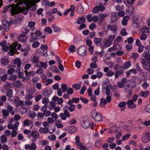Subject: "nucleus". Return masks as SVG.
<instances>
[{
	"mask_svg": "<svg viewBox=\"0 0 150 150\" xmlns=\"http://www.w3.org/2000/svg\"><path fill=\"white\" fill-rule=\"evenodd\" d=\"M136 83L133 79L128 80L126 84L125 85L124 91L126 93H128L127 97L128 98H130L132 95L133 88L136 87Z\"/></svg>",
	"mask_w": 150,
	"mask_h": 150,
	"instance_id": "1",
	"label": "nucleus"
},
{
	"mask_svg": "<svg viewBox=\"0 0 150 150\" xmlns=\"http://www.w3.org/2000/svg\"><path fill=\"white\" fill-rule=\"evenodd\" d=\"M28 8L26 7H19L18 8L12 9L11 10V13L13 16H14L16 14L23 13V14L26 15L28 13Z\"/></svg>",
	"mask_w": 150,
	"mask_h": 150,
	"instance_id": "2",
	"label": "nucleus"
},
{
	"mask_svg": "<svg viewBox=\"0 0 150 150\" xmlns=\"http://www.w3.org/2000/svg\"><path fill=\"white\" fill-rule=\"evenodd\" d=\"M91 114L92 117L96 121L99 122L103 121V117L100 113L94 110L91 112Z\"/></svg>",
	"mask_w": 150,
	"mask_h": 150,
	"instance_id": "3",
	"label": "nucleus"
},
{
	"mask_svg": "<svg viewBox=\"0 0 150 150\" xmlns=\"http://www.w3.org/2000/svg\"><path fill=\"white\" fill-rule=\"evenodd\" d=\"M22 64V62L20 59L19 58H16L14 60L13 64L12 65V67L15 68L17 67V69L18 72L21 71L20 67Z\"/></svg>",
	"mask_w": 150,
	"mask_h": 150,
	"instance_id": "4",
	"label": "nucleus"
},
{
	"mask_svg": "<svg viewBox=\"0 0 150 150\" xmlns=\"http://www.w3.org/2000/svg\"><path fill=\"white\" fill-rule=\"evenodd\" d=\"M87 47L85 46H82L78 49V54L80 56L84 57L86 55Z\"/></svg>",
	"mask_w": 150,
	"mask_h": 150,
	"instance_id": "5",
	"label": "nucleus"
},
{
	"mask_svg": "<svg viewBox=\"0 0 150 150\" xmlns=\"http://www.w3.org/2000/svg\"><path fill=\"white\" fill-rule=\"evenodd\" d=\"M39 133L36 131H33L32 132L31 134L29 135V137H31V141L33 142H35L37 138L39 136Z\"/></svg>",
	"mask_w": 150,
	"mask_h": 150,
	"instance_id": "6",
	"label": "nucleus"
},
{
	"mask_svg": "<svg viewBox=\"0 0 150 150\" xmlns=\"http://www.w3.org/2000/svg\"><path fill=\"white\" fill-rule=\"evenodd\" d=\"M24 148L26 150L29 149L30 150H35L37 148V146L33 142L30 144H25Z\"/></svg>",
	"mask_w": 150,
	"mask_h": 150,
	"instance_id": "7",
	"label": "nucleus"
},
{
	"mask_svg": "<svg viewBox=\"0 0 150 150\" xmlns=\"http://www.w3.org/2000/svg\"><path fill=\"white\" fill-rule=\"evenodd\" d=\"M60 117L62 120H65L67 117L69 118L70 116V114L68 110H65L64 111V113H61L59 114Z\"/></svg>",
	"mask_w": 150,
	"mask_h": 150,
	"instance_id": "8",
	"label": "nucleus"
},
{
	"mask_svg": "<svg viewBox=\"0 0 150 150\" xmlns=\"http://www.w3.org/2000/svg\"><path fill=\"white\" fill-rule=\"evenodd\" d=\"M142 140L146 143L150 140V135L149 132H146L145 134L143 135L142 137Z\"/></svg>",
	"mask_w": 150,
	"mask_h": 150,
	"instance_id": "9",
	"label": "nucleus"
},
{
	"mask_svg": "<svg viewBox=\"0 0 150 150\" xmlns=\"http://www.w3.org/2000/svg\"><path fill=\"white\" fill-rule=\"evenodd\" d=\"M127 107L130 109H134L136 107V105L132 100H128L126 103Z\"/></svg>",
	"mask_w": 150,
	"mask_h": 150,
	"instance_id": "10",
	"label": "nucleus"
},
{
	"mask_svg": "<svg viewBox=\"0 0 150 150\" xmlns=\"http://www.w3.org/2000/svg\"><path fill=\"white\" fill-rule=\"evenodd\" d=\"M40 0H28V6L29 8L36 4L40 2Z\"/></svg>",
	"mask_w": 150,
	"mask_h": 150,
	"instance_id": "11",
	"label": "nucleus"
},
{
	"mask_svg": "<svg viewBox=\"0 0 150 150\" xmlns=\"http://www.w3.org/2000/svg\"><path fill=\"white\" fill-rule=\"evenodd\" d=\"M26 35L23 32L21 34L18 38V40L19 41L21 42H25L26 40V37L25 36Z\"/></svg>",
	"mask_w": 150,
	"mask_h": 150,
	"instance_id": "12",
	"label": "nucleus"
},
{
	"mask_svg": "<svg viewBox=\"0 0 150 150\" xmlns=\"http://www.w3.org/2000/svg\"><path fill=\"white\" fill-rule=\"evenodd\" d=\"M118 17L117 16V12L113 13L111 16V22L112 23L114 21H116Z\"/></svg>",
	"mask_w": 150,
	"mask_h": 150,
	"instance_id": "13",
	"label": "nucleus"
},
{
	"mask_svg": "<svg viewBox=\"0 0 150 150\" xmlns=\"http://www.w3.org/2000/svg\"><path fill=\"white\" fill-rule=\"evenodd\" d=\"M149 94V91H146L144 92L143 91H141L139 93L138 95L144 98L147 97Z\"/></svg>",
	"mask_w": 150,
	"mask_h": 150,
	"instance_id": "14",
	"label": "nucleus"
},
{
	"mask_svg": "<svg viewBox=\"0 0 150 150\" xmlns=\"http://www.w3.org/2000/svg\"><path fill=\"white\" fill-rule=\"evenodd\" d=\"M86 20L85 17L84 16H82L81 17L79 18L76 21V23L79 24H80L81 23H83L86 22Z\"/></svg>",
	"mask_w": 150,
	"mask_h": 150,
	"instance_id": "15",
	"label": "nucleus"
},
{
	"mask_svg": "<svg viewBox=\"0 0 150 150\" xmlns=\"http://www.w3.org/2000/svg\"><path fill=\"white\" fill-rule=\"evenodd\" d=\"M90 122L89 121H83L82 123L81 126L83 127L86 129L90 125Z\"/></svg>",
	"mask_w": 150,
	"mask_h": 150,
	"instance_id": "16",
	"label": "nucleus"
},
{
	"mask_svg": "<svg viewBox=\"0 0 150 150\" xmlns=\"http://www.w3.org/2000/svg\"><path fill=\"white\" fill-rule=\"evenodd\" d=\"M127 103L125 101H122L118 105V106L121 108V111L124 110L126 108L125 106Z\"/></svg>",
	"mask_w": 150,
	"mask_h": 150,
	"instance_id": "17",
	"label": "nucleus"
},
{
	"mask_svg": "<svg viewBox=\"0 0 150 150\" xmlns=\"http://www.w3.org/2000/svg\"><path fill=\"white\" fill-rule=\"evenodd\" d=\"M42 95H43L45 97H48L50 95V91L49 90L45 88L42 91Z\"/></svg>",
	"mask_w": 150,
	"mask_h": 150,
	"instance_id": "18",
	"label": "nucleus"
},
{
	"mask_svg": "<svg viewBox=\"0 0 150 150\" xmlns=\"http://www.w3.org/2000/svg\"><path fill=\"white\" fill-rule=\"evenodd\" d=\"M129 16H124L123 19L122 21V23L123 25H126L127 23V21L129 19Z\"/></svg>",
	"mask_w": 150,
	"mask_h": 150,
	"instance_id": "19",
	"label": "nucleus"
},
{
	"mask_svg": "<svg viewBox=\"0 0 150 150\" xmlns=\"http://www.w3.org/2000/svg\"><path fill=\"white\" fill-rule=\"evenodd\" d=\"M2 24H3V26L0 25V31L3 29H4L6 31H8V27L6 26L7 25V22H2Z\"/></svg>",
	"mask_w": 150,
	"mask_h": 150,
	"instance_id": "20",
	"label": "nucleus"
},
{
	"mask_svg": "<svg viewBox=\"0 0 150 150\" xmlns=\"http://www.w3.org/2000/svg\"><path fill=\"white\" fill-rule=\"evenodd\" d=\"M15 16V20L18 21H22L23 16L20 14H17Z\"/></svg>",
	"mask_w": 150,
	"mask_h": 150,
	"instance_id": "21",
	"label": "nucleus"
},
{
	"mask_svg": "<svg viewBox=\"0 0 150 150\" xmlns=\"http://www.w3.org/2000/svg\"><path fill=\"white\" fill-rule=\"evenodd\" d=\"M141 32L142 33H149V28L146 26L144 27L141 29Z\"/></svg>",
	"mask_w": 150,
	"mask_h": 150,
	"instance_id": "22",
	"label": "nucleus"
},
{
	"mask_svg": "<svg viewBox=\"0 0 150 150\" xmlns=\"http://www.w3.org/2000/svg\"><path fill=\"white\" fill-rule=\"evenodd\" d=\"M13 85L15 87L19 88L21 86L22 83L20 80H18L16 81L13 82Z\"/></svg>",
	"mask_w": 150,
	"mask_h": 150,
	"instance_id": "23",
	"label": "nucleus"
},
{
	"mask_svg": "<svg viewBox=\"0 0 150 150\" xmlns=\"http://www.w3.org/2000/svg\"><path fill=\"white\" fill-rule=\"evenodd\" d=\"M6 96L9 98H12L13 97V91L12 90H9L8 91H6Z\"/></svg>",
	"mask_w": 150,
	"mask_h": 150,
	"instance_id": "24",
	"label": "nucleus"
},
{
	"mask_svg": "<svg viewBox=\"0 0 150 150\" xmlns=\"http://www.w3.org/2000/svg\"><path fill=\"white\" fill-rule=\"evenodd\" d=\"M139 19L136 18L134 19L133 21V26L134 28H137L138 25Z\"/></svg>",
	"mask_w": 150,
	"mask_h": 150,
	"instance_id": "25",
	"label": "nucleus"
},
{
	"mask_svg": "<svg viewBox=\"0 0 150 150\" xmlns=\"http://www.w3.org/2000/svg\"><path fill=\"white\" fill-rule=\"evenodd\" d=\"M76 141L75 144L77 146H79V145H81L82 144V143L80 142V137L78 136H77L75 138Z\"/></svg>",
	"mask_w": 150,
	"mask_h": 150,
	"instance_id": "26",
	"label": "nucleus"
},
{
	"mask_svg": "<svg viewBox=\"0 0 150 150\" xmlns=\"http://www.w3.org/2000/svg\"><path fill=\"white\" fill-rule=\"evenodd\" d=\"M131 65V63L130 62L127 61L123 64V68L124 69H128L130 67Z\"/></svg>",
	"mask_w": 150,
	"mask_h": 150,
	"instance_id": "27",
	"label": "nucleus"
},
{
	"mask_svg": "<svg viewBox=\"0 0 150 150\" xmlns=\"http://www.w3.org/2000/svg\"><path fill=\"white\" fill-rule=\"evenodd\" d=\"M57 103L53 101H51L50 103V106L48 108L50 110H52L55 108Z\"/></svg>",
	"mask_w": 150,
	"mask_h": 150,
	"instance_id": "28",
	"label": "nucleus"
},
{
	"mask_svg": "<svg viewBox=\"0 0 150 150\" xmlns=\"http://www.w3.org/2000/svg\"><path fill=\"white\" fill-rule=\"evenodd\" d=\"M52 28L53 30L55 33L59 32L61 30V28L55 25H53Z\"/></svg>",
	"mask_w": 150,
	"mask_h": 150,
	"instance_id": "29",
	"label": "nucleus"
},
{
	"mask_svg": "<svg viewBox=\"0 0 150 150\" xmlns=\"http://www.w3.org/2000/svg\"><path fill=\"white\" fill-rule=\"evenodd\" d=\"M48 131V128L45 127L44 128H40L39 130L40 133H47Z\"/></svg>",
	"mask_w": 150,
	"mask_h": 150,
	"instance_id": "30",
	"label": "nucleus"
},
{
	"mask_svg": "<svg viewBox=\"0 0 150 150\" xmlns=\"http://www.w3.org/2000/svg\"><path fill=\"white\" fill-rule=\"evenodd\" d=\"M141 62L143 68L146 71L148 70L149 68L144 59H142Z\"/></svg>",
	"mask_w": 150,
	"mask_h": 150,
	"instance_id": "31",
	"label": "nucleus"
},
{
	"mask_svg": "<svg viewBox=\"0 0 150 150\" xmlns=\"http://www.w3.org/2000/svg\"><path fill=\"white\" fill-rule=\"evenodd\" d=\"M61 88L62 92L65 93L66 92L67 88V84L65 83H62L61 84Z\"/></svg>",
	"mask_w": 150,
	"mask_h": 150,
	"instance_id": "32",
	"label": "nucleus"
},
{
	"mask_svg": "<svg viewBox=\"0 0 150 150\" xmlns=\"http://www.w3.org/2000/svg\"><path fill=\"white\" fill-rule=\"evenodd\" d=\"M102 40V39L100 38H95L94 39V42L97 45L100 44Z\"/></svg>",
	"mask_w": 150,
	"mask_h": 150,
	"instance_id": "33",
	"label": "nucleus"
},
{
	"mask_svg": "<svg viewBox=\"0 0 150 150\" xmlns=\"http://www.w3.org/2000/svg\"><path fill=\"white\" fill-rule=\"evenodd\" d=\"M1 62L2 64L5 65L8 64L9 62L8 59L6 58H3L1 59Z\"/></svg>",
	"mask_w": 150,
	"mask_h": 150,
	"instance_id": "34",
	"label": "nucleus"
},
{
	"mask_svg": "<svg viewBox=\"0 0 150 150\" xmlns=\"http://www.w3.org/2000/svg\"><path fill=\"white\" fill-rule=\"evenodd\" d=\"M76 127L71 126L69 128V132L70 133H72L76 131Z\"/></svg>",
	"mask_w": 150,
	"mask_h": 150,
	"instance_id": "35",
	"label": "nucleus"
},
{
	"mask_svg": "<svg viewBox=\"0 0 150 150\" xmlns=\"http://www.w3.org/2000/svg\"><path fill=\"white\" fill-rule=\"evenodd\" d=\"M1 143H6L7 141V137L5 135H3L1 136Z\"/></svg>",
	"mask_w": 150,
	"mask_h": 150,
	"instance_id": "36",
	"label": "nucleus"
},
{
	"mask_svg": "<svg viewBox=\"0 0 150 150\" xmlns=\"http://www.w3.org/2000/svg\"><path fill=\"white\" fill-rule=\"evenodd\" d=\"M77 11L79 13H83V9L81 4L77 6Z\"/></svg>",
	"mask_w": 150,
	"mask_h": 150,
	"instance_id": "37",
	"label": "nucleus"
},
{
	"mask_svg": "<svg viewBox=\"0 0 150 150\" xmlns=\"http://www.w3.org/2000/svg\"><path fill=\"white\" fill-rule=\"evenodd\" d=\"M7 110L9 112H10L12 115H13L14 114V111L13 109V108L11 105H8L7 107Z\"/></svg>",
	"mask_w": 150,
	"mask_h": 150,
	"instance_id": "38",
	"label": "nucleus"
},
{
	"mask_svg": "<svg viewBox=\"0 0 150 150\" xmlns=\"http://www.w3.org/2000/svg\"><path fill=\"white\" fill-rule=\"evenodd\" d=\"M44 114L43 113L38 112V115H37V117H38V120H39L40 119L41 120H42L43 119V117L44 116Z\"/></svg>",
	"mask_w": 150,
	"mask_h": 150,
	"instance_id": "39",
	"label": "nucleus"
},
{
	"mask_svg": "<svg viewBox=\"0 0 150 150\" xmlns=\"http://www.w3.org/2000/svg\"><path fill=\"white\" fill-rule=\"evenodd\" d=\"M25 73L26 75L28 76H33L35 74V72L33 71L28 72L26 70L25 71Z\"/></svg>",
	"mask_w": 150,
	"mask_h": 150,
	"instance_id": "40",
	"label": "nucleus"
},
{
	"mask_svg": "<svg viewBox=\"0 0 150 150\" xmlns=\"http://www.w3.org/2000/svg\"><path fill=\"white\" fill-rule=\"evenodd\" d=\"M75 47L74 45H71L70 46L69 48V51L73 53L75 51Z\"/></svg>",
	"mask_w": 150,
	"mask_h": 150,
	"instance_id": "41",
	"label": "nucleus"
},
{
	"mask_svg": "<svg viewBox=\"0 0 150 150\" xmlns=\"http://www.w3.org/2000/svg\"><path fill=\"white\" fill-rule=\"evenodd\" d=\"M29 116L32 118L35 117L36 115L35 112L33 111H30L29 112Z\"/></svg>",
	"mask_w": 150,
	"mask_h": 150,
	"instance_id": "42",
	"label": "nucleus"
},
{
	"mask_svg": "<svg viewBox=\"0 0 150 150\" xmlns=\"http://www.w3.org/2000/svg\"><path fill=\"white\" fill-rule=\"evenodd\" d=\"M45 31L48 33L50 34L52 33V30L51 28L49 27H46L44 29Z\"/></svg>",
	"mask_w": 150,
	"mask_h": 150,
	"instance_id": "43",
	"label": "nucleus"
},
{
	"mask_svg": "<svg viewBox=\"0 0 150 150\" xmlns=\"http://www.w3.org/2000/svg\"><path fill=\"white\" fill-rule=\"evenodd\" d=\"M5 88L7 91H8L9 90H11L10 88L12 87L11 84L9 83H7L6 84L4 85Z\"/></svg>",
	"mask_w": 150,
	"mask_h": 150,
	"instance_id": "44",
	"label": "nucleus"
},
{
	"mask_svg": "<svg viewBox=\"0 0 150 150\" xmlns=\"http://www.w3.org/2000/svg\"><path fill=\"white\" fill-rule=\"evenodd\" d=\"M42 103L45 105H47L49 103V100L47 98H44L42 99Z\"/></svg>",
	"mask_w": 150,
	"mask_h": 150,
	"instance_id": "45",
	"label": "nucleus"
},
{
	"mask_svg": "<svg viewBox=\"0 0 150 150\" xmlns=\"http://www.w3.org/2000/svg\"><path fill=\"white\" fill-rule=\"evenodd\" d=\"M72 87L74 88H75V90H78L80 88L81 85L79 84H75L73 85Z\"/></svg>",
	"mask_w": 150,
	"mask_h": 150,
	"instance_id": "46",
	"label": "nucleus"
},
{
	"mask_svg": "<svg viewBox=\"0 0 150 150\" xmlns=\"http://www.w3.org/2000/svg\"><path fill=\"white\" fill-rule=\"evenodd\" d=\"M2 113L4 116H8L9 115V112L6 109H3L2 111Z\"/></svg>",
	"mask_w": 150,
	"mask_h": 150,
	"instance_id": "47",
	"label": "nucleus"
},
{
	"mask_svg": "<svg viewBox=\"0 0 150 150\" xmlns=\"http://www.w3.org/2000/svg\"><path fill=\"white\" fill-rule=\"evenodd\" d=\"M18 70L17 69L16 70V73H17L18 74V78L20 79H21L22 78H23V73L22 72H20L21 71H20L19 72H18Z\"/></svg>",
	"mask_w": 150,
	"mask_h": 150,
	"instance_id": "48",
	"label": "nucleus"
},
{
	"mask_svg": "<svg viewBox=\"0 0 150 150\" xmlns=\"http://www.w3.org/2000/svg\"><path fill=\"white\" fill-rule=\"evenodd\" d=\"M111 43V41L109 40H106L104 42V45L105 47H108L110 45Z\"/></svg>",
	"mask_w": 150,
	"mask_h": 150,
	"instance_id": "49",
	"label": "nucleus"
},
{
	"mask_svg": "<svg viewBox=\"0 0 150 150\" xmlns=\"http://www.w3.org/2000/svg\"><path fill=\"white\" fill-rule=\"evenodd\" d=\"M130 136V134L129 133L126 134L122 137V140L123 141H125Z\"/></svg>",
	"mask_w": 150,
	"mask_h": 150,
	"instance_id": "50",
	"label": "nucleus"
},
{
	"mask_svg": "<svg viewBox=\"0 0 150 150\" xmlns=\"http://www.w3.org/2000/svg\"><path fill=\"white\" fill-rule=\"evenodd\" d=\"M19 124V122H16L13 125V130H17L18 126Z\"/></svg>",
	"mask_w": 150,
	"mask_h": 150,
	"instance_id": "51",
	"label": "nucleus"
},
{
	"mask_svg": "<svg viewBox=\"0 0 150 150\" xmlns=\"http://www.w3.org/2000/svg\"><path fill=\"white\" fill-rule=\"evenodd\" d=\"M58 122V123H57L56 124V125L57 128H60L63 127V125L62 123H60L59 122H61L60 121H59L58 120H57L56 122Z\"/></svg>",
	"mask_w": 150,
	"mask_h": 150,
	"instance_id": "52",
	"label": "nucleus"
},
{
	"mask_svg": "<svg viewBox=\"0 0 150 150\" xmlns=\"http://www.w3.org/2000/svg\"><path fill=\"white\" fill-rule=\"evenodd\" d=\"M144 57L146 60L147 61L150 60V54L148 53L144 54Z\"/></svg>",
	"mask_w": 150,
	"mask_h": 150,
	"instance_id": "53",
	"label": "nucleus"
},
{
	"mask_svg": "<svg viewBox=\"0 0 150 150\" xmlns=\"http://www.w3.org/2000/svg\"><path fill=\"white\" fill-rule=\"evenodd\" d=\"M35 25V23L34 22L30 21L28 22V26L30 28L33 27Z\"/></svg>",
	"mask_w": 150,
	"mask_h": 150,
	"instance_id": "54",
	"label": "nucleus"
},
{
	"mask_svg": "<svg viewBox=\"0 0 150 150\" xmlns=\"http://www.w3.org/2000/svg\"><path fill=\"white\" fill-rule=\"evenodd\" d=\"M92 12L94 13H97L99 11L98 8V6H96L92 10Z\"/></svg>",
	"mask_w": 150,
	"mask_h": 150,
	"instance_id": "55",
	"label": "nucleus"
},
{
	"mask_svg": "<svg viewBox=\"0 0 150 150\" xmlns=\"http://www.w3.org/2000/svg\"><path fill=\"white\" fill-rule=\"evenodd\" d=\"M99 10L100 11L103 12L104 11L105 9V7L103 6V5L101 4H99L98 6Z\"/></svg>",
	"mask_w": 150,
	"mask_h": 150,
	"instance_id": "56",
	"label": "nucleus"
},
{
	"mask_svg": "<svg viewBox=\"0 0 150 150\" xmlns=\"http://www.w3.org/2000/svg\"><path fill=\"white\" fill-rule=\"evenodd\" d=\"M40 64L41 68H43L44 69H46L47 67V62H40Z\"/></svg>",
	"mask_w": 150,
	"mask_h": 150,
	"instance_id": "57",
	"label": "nucleus"
},
{
	"mask_svg": "<svg viewBox=\"0 0 150 150\" xmlns=\"http://www.w3.org/2000/svg\"><path fill=\"white\" fill-rule=\"evenodd\" d=\"M136 68L137 71L139 73H141L142 71V70L140 67L139 63H137L136 65Z\"/></svg>",
	"mask_w": 150,
	"mask_h": 150,
	"instance_id": "58",
	"label": "nucleus"
},
{
	"mask_svg": "<svg viewBox=\"0 0 150 150\" xmlns=\"http://www.w3.org/2000/svg\"><path fill=\"white\" fill-rule=\"evenodd\" d=\"M107 14H100L99 16L100 18L99 19V20L101 22L105 18L107 17Z\"/></svg>",
	"mask_w": 150,
	"mask_h": 150,
	"instance_id": "59",
	"label": "nucleus"
},
{
	"mask_svg": "<svg viewBox=\"0 0 150 150\" xmlns=\"http://www.w3.org/2000/svg\"><path fill=\"white\" fill-rule=\"evenodd\" d=\"M75 108V105L73 104L70 105V106L68 108V110L71 112H72L74 111Z\"/></svg>",
	"mask_w": 150,
	"mask_h": 150,
	"instance_id": "60",
	"label": "nucleus"
},
{
	"mask_svg": "<svg viewBox=\"0 0 150 150\" xmlns=\"http://www.w3.org/2000/svg\"><path fill=\"white\" fill-rule=\"evenodd\" d=\"M147 37V36L145 33H142V35L140 36V39L141 40H145Z\"/></svg>",
	"mask_w": 150,
	"mask_h": 150,
	"instance_id": "61",
	"label": "nucleus"
},
{
	"mask_svg": "<svg viewBox=\"0 0 150 150\" xmlns=\"http://www.w3.org/2000/svg\"><path fill=\"white\" fill-rule=\"evenodd\" d=\"M17 130H13L11 133V137H15L17 135L18 133L16 132Z\"/></svg>",
	"mask_w": 150,
	"mask_h": 150,
	"instance_id": "62",
	"label": "nucleus"
},
{
	"mask_svg": "<svg viewBox=\"0 0 150 150\" xmlns=\"http://www.w3.org/2000/svg\"><path fill=\"white\" fill-rule=\"evenodd\" d=\"M86 89V87L85 86H83L80 90V93L81 95L83 94Z\"/></svg>",
	"mask_w": 150,
	"mask_h": 150,
	"instance_id": "63",
	"label": "nucleus"
},
{
	"mask_svg": "<svg viewBox=\"0 0 150 150\" xmlns=\"http://www.w3.org/2000/svg\"><path fill=\"white\" fill-rule=\"evenodd\" d=\"M114 74L115 73L114 71L111 70H109L108 72L106 74V75L110 77L113 76Z\"/></svg>",
	"mask_w": 150,
	"mask_h": 150,
	"instance_id": "64",
	"label": "nucleus"
}]
</instances>
